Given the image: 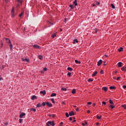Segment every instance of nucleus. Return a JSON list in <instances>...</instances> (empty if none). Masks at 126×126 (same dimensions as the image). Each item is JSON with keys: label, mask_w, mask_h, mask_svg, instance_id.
Returning a JSON list of instances; mask_svg holds the SVG:
<instances>
[{"label": "nucleus", "mask_w": 126, "mask_h": 126, "mask_svg": "<svg viewBox=\"0 0 126 126\" xmlns=\"http://www.w3.org/2000/svg\"><path fill=\"white\" fill-rule=\"evenodd\" d=\"M11 13L12 17H14V16H15V14H14V8L12 9Z\"/></svg>", "instance_id": "1"}, {"label": "nucleus", "mask_w": 126, "mask_h": 126, "mask_svg": "<svg viewBox=\"0 0 126 126\" xmlns=\"http://www.w3.org/2000/svg\"><path fill=\"white\" fill-rule=\"evenodd\" d=\"M47 124H49L50 126H55V123L54 122L48 121Z\"/></svg>", "instance_id": "2"}, {"label": "nucleus", "mask_w": 126, "mask_h": 126, "mask_svg": "<svg viewBox=\"0 0 126 126\" xmlns=\"http://www.w3.org/2000/svg\"><path fill=\"white\" fill-rule=\"evenodd\" d=\"M69 116H70V117H71L72 116H74V112L73 111L69 112Z\"/></svg>", "instance_id": "3"}, {"label": "nucleus", "mask_w": 126, "mask_h": 126, "mask_svg": "<svg viewBox=\"0 0 126 126\" xmlns=\"http://www.w3.org/2000/svg\"><path fill=\"white\" fill-rule=\"evenodd\" d=\"M33 48H34L35 49H40V46L38 45H34L32 46Z\"/></svg>", "instance_id": "4"}, {"label": "nucleus", "mask_w": 126, "mask_h": 126, "mask_svg": "<svg viewBox=\"0 0 126 126\" xmlns=\"http://www.w3.org/2000/svg\"><path fill=\"white\" fill-rule=\"evenodd\" d=\"M22 60L23 62H27V63H29V60L25 58H22Z\"/></svg>", "instance_id": "5"}, {"label": "nucleus", "mask_w": 126, "mask_h": 126, "mask_svg": "<svg viewBox=\"0 0 126 126\" xmlns=\"http://www.w3.org/2000/svg\"><path fill=\"white\" fill-rule=\"evenodd\" d=\"M73 2V4L74 5V7H75V6H76L77 5V0H75Z\"/></svg>", "instance_id": "6"}, {"label": "nucleus", "mask_w": 126, "mask_h": 126, "mask_svg": "<svg viewBox=\"0 0 126 126\" xmlns=\"http://www.w3.org/2000/svg\"><path fill=\"white\" fill-rule=\"evenodd\" d=\"M102 63V60H100L98 62H97V65L98 66H100L101 65V64Z\"/></svg>", "instance_id": "7"}, {"label": "nucleus", "mask_w": 126, "mask_h": 126, "mask_svg": "<svg viewBox=\"0 0 126 126\" xmlns=\"http://www.w3.org/2000/svg\"><path fill=\"white\" fill-rule=\"evenodd\" d=\"M40 93L41 94H43V95H46V91L44 90V91H40Z\"/></svg>", "instance_id": "8"}, {"label": "nucleus", "mask_w": 126, "mask_h": 126, "mask_svg": "<svg viewBox=\"0 0 126 126\" xmlns=\"http://www.w3.org/2000/svg\"><path fill=\"white\" fill-rule=\"evenodd\" d=\"M26 114L25 113H22L20 115V118L21 119L22 118H23V117H24V116H25Z\"/></svg>", "instance_id": "9"}, {"label": "nucleus", "mask_w": 126, "mask_h": 126, "mask_svg": "<svg viewBox=\"0 0 126 126\" xmlns=\"http://www.w3.org/2000/svg\"><path fill=\"white\" fill-rule=\"evenodd\" d=\"M102 90H104V91L106 92V91H108V88H107L106 87H102Z\"/></svg>", "instance_id": "10"}, {"label": "nucleus", "mask_w": 126, "mask_h": 126, "mask_svg": "<svg viewBox=\"0 0 126 126\" xmlns=\"http://www.w3.org/2000/svg\"><path fill=\"white\" fill-rule=\"evenodd\" d=\"M17 2H19V3H18V4L17 5V6L20 5V4L22 3V1H20V0H17Z\"/></svg>", "instance_id": "11"}, {"label": "nucleus", "mask_w": 126, "mask_h": 126, "mask_svg": "<svg viewBox=\"0 0 126 126\" xmlns=\"http://www.w3.org/2000/svg\"><path fill=\"white\" fill-rule=\"evenodd\" d=\"M122 64H123V63H122V62L118 63L119 67H122L123 66Z\"/></svg>", "instance_id": "12"}, {"label": "nucleus", "mask_w": 126, "mask_h": 126, "mask_svg": "<svg viewBox=\"0 0 126 126\" xmlns=\"http://www.w3.org/2000/svg\"><path fill=\"white\" fill-rule=\"evenodd\" d=\"M97 71H95L94 72V73L92 74V76H96V75H97Z\"/></svg>", "instance_id": "13"}, {"label": "nucleus", "mask_w": 126, "mask_h": 126, "mask_svg": "<svg viewBox=\"0 0 126 126\" xmlns=\"http://www.w3.org/2000/svg\"><path fill=\"white\" fill-rule=\"evenodd\" d=\"M122 70H123V71H126V66H123L121 68Z\"/></svg>", "instance_id": "14"}, {"label": "nucleus", "mask_w": 126, "mask_h": 126, "mask_svg": "<svg viewBox=\"0 0 126 126\" xmlns=\"http://www.w3.org/2000/svg\"><path fill=\"white\" fill-rule=\"evenodd\" d=\"M75 63H78L79 64H80V63H81V62L80 61H78V60H75Z\"/></svg>", "instance_id": "15"}, {"label": "nucleus", "mask_w": 126, "mask_h": 126, "mask_svg": "<svg viewBox=\"0 0 126 126\" xmlns=\"http://www.w3.org/2000/svg\"><path fill=\"white\" fill-rule=\"evenodd\" d=\"M36 99H37V96H36L35 95H32V100H35Z\"/></svg>", "instance_id": "16"}, {"label": "nucleus", "mask_w": 126, "mask_h": 126, "mask_svg": "<svg viewBox=\"0 0 126 126\" xmlns=\"http://www.w3.org/2000/svg\"><path fill=\"white\" fill-rule=\"evenodd\" d=\"M46 105L48 107H52V103H50L49 102H46Z\"/></svg>", "instance_id": "17"}, {"label": "nucleus", "mask_w": 126, "mask_h": 126, "mask_svg": "<svg viewBox=\"0 0 126 126\" xmlns=\"http://www.w3.org/2000/svg\"><path fill=\"white\" fill-rule=\"evenodd\" d=\"M38 59H39V60H40L41 61L43 60V56L39 55Z\"/></svg>", "instance_id": "18"}, {"label": "nucleus", "mask_w": 126, "mask_h": 126, "mask_svg": "<svg viewBox=\"0 0 126 126\" xmlns=\"http://www.w3.org/2000/svg\"><path fill=\"white\" fill-rule=\"evenodd\" d=\"M76 43H78V40L76 39H74L73 41V44H75Z\"/></svg>", "instance_id": "19"}, {"label": "nucleus", "mask_w": 126, "mask_h": 126, "mask_svg": "<svg viewBox=\"0 0 126 126\" xmlns=\"http://www.w3.org/2000/svg\"><path fill=\"white\" fill-rule=\"evenodd\" d=\"M124 49V48L123 47H120V49H118V51L120 52H123V50Z\"/></svg>", "instance_id": "20"}, {"label": "nucleus", "mask_w": 126, "mask_h": 126, "mask_svg": "<svg viewBox=\"0 0 126 126\" xmlns=\"http://www.w3.org/2000/svg\"><path fill=\"white\" fill-rule=\"evenodd\" d=\"M55 96H57V94L53 93L51 94V97H55Z\"/></svg>", "instance_id": "21"}, {"label": "nucleus", "mask_w": 126, "mask_h": 126, "mask_svg": "<svg viewBox=\"0 0 126 126\" xmlns=\"http://www.w3.org/2000/svg\"><path fill=\"white\" fill-rule=\"evenodd\" d=\"M76 90L75 89H73L72 91V94H75L76 93Z\"/></svg>", "instance_id": "22"}, {"label": "nucleus", "mask_w": 126, "mask_h": 126, "mask_svg": "<svg viewBox=\"0 0 126 126\" xmlns=\"http://www.w3.org/2000/svg\"><path fill=\"white\" fill-rule=\"evenodd\" d=\"M109 108H111V109H114V108H115V105H109Z\"/></svg>", "instance_id": "23"}, {"label": "nucleus", "mask_w": 126, "mask_h": 126, "mask_svg": "<svg viewBox=\"0 0 126 126\" xmlns=\"http://www.w3.org/2000/svg\"><path fill=\"white\" fill-rule=\"evenodd\" d=\"M6 40L7 43H8L9 44H11V41H10V40H9V39L6 38Z\"/></svg>", "instance_id": "24"}, {"label": "nucleus", "mask_w": 126, "mask_h": 126, "mask_svg": "<svg viewBox=\"0 0 126 126\" xmlns=\"http://www.w3.org/2000/svg\"><path fill=\"white\" fill-rule=\"evenodd\" d=\"M67 70H69V71H72V68H71V67H69L67 68Z\"/></svg>", "instance_id": "25"}, {"label": "nucleus", "mask_w": 126, "mask_h": 126, "mask_svg": "<svg viewBox=\"0 0 126 126\" xmlns=\"http://www.w3.org/2000/svg\"><path fill=\"white\" fill-rule=\"evenodd\" d=\"M23 14H24V12H22L19 15V17H21L22 16V15H23Z\"/></svg>", "instance_id": "26"}, {"label": "nucleus", "mask_w": 126, "mask_h": 126, "mask_svg": "<svg viewBox=\"0 0 126 126\" xmlns=\"http://www.w3.org/2000/svg\"><path fill=\"white\" fill-rule=\"evenodd\" d=\"M109 103L110 104H111V105H114V102H113V101H112V99L109 100Z\"/></svg>", "instance_id": "27"}, {"label": "nucleus", "mask_w": 126, "mask_h": 126, "mask_svg": "<svg viewBox=\"0 0 126 126\" xmlns=\"http://www.w3.org/2000/svg\"><path fill=\"white\" fill-rule=\"evenodd\" d=\"M41 106H42V105L41 104V103H38L36 105V107L37 108H39V107H41Z\"/></svg>", "instance_id": "28"}, {"label": "nucleus", "mask_w": 126, "mask_h": 126, "mask_svg": "<svg viewBox=\"0 0 126 126\" xmlns=\"http://www.w3.org/2000/svg\"><path fill=\"white\" fill-rule=\"evenodd\" d=\"M101 117L102 116H99V115H96V119H97V120H100Z\"/></svg>", "instance_id": "29"}, {"label": "nucleus", "mask_w": 126, "mask_h": 126, "mask_svg": "<svg viewBox=\"0 0 126 126\" xmlns=\"http://www.w3.org/2000/svg\"><path fill=\"white\" fill-rule=\"evenodd\" d=\"M9 46H10V51H11V50H12V48H13L12 44L10 43V45Z\"/></svg>", "instance_id": "30"}, {"label": "nucleus", "mask_w": 126, "mask_h": 126, "mask_svg": "<svg viewBox=\"0 0 126 126\" xmlns=\"http://www.w3.org/2000/svg\"><path fill=\"white\" fill-rule=\"evenodd\" d=\"M52 37L53 38H54L55 37H57V34H56V33H54L52 34Z\"/></svg>", "instance_id": "31"}, {"label": "nucleus", "mask_w": 126, "mask_h": 126, "mask_svg": "<svg viewBox=\"0 0 126 126\" xmlns=\"http://www.w3.org/2000/svg\"><path fill=\"white\" fill-rule=\"evenodd\" d=\"M69 7L71 8V9H73V8H74V7L73 6V5L71 4L69 5Z\"/></svg>", "instance_id": "32"}, {"label": "nucleus", "mask_w": 126, "mask_h": 126, "mask_svg": "<svg viewBox=\"0 0 126 126\" xmlns=\"http://www.w3.org/2000/svg\"><path fill=\"white\" fill-rule=\"evenodd\" d=\"M88 82H92V81H93V79H91V78H89L88 80Z\"/></svg>", "instance_id": "33"}, {"label": "nucleus", "mask_w": 126, "mask_h": 126, "mask_svg": "<svg viewBox=\"0 0 126 126\" xmlns=\"http://www.w3.org/2000/svg\"><path fill=\"white\" fill-rule=\"evenodd\" d=\"M110 89H116V88L114 86L110 87Z\"/></svg>", "instance_id": "34"}, {"label": "nucleus", "mask_w": 126, "mask_h": 126, "mask_svg": "<svg viewBox=\"0 0 126 126\" xmlns=\"http://www.w3.org/2000/svg\"><path fill=\"white\" fill-rule=\"evenodd\" d=\"M122 107L124 108L125 110H126V105H122Z\"/></svg>", "instance_id": "35"}, {"label": "nucleus", "mask_w": 126, "mask_h": 126, "mask_svg": "<svg viewBox=\"0 0 126 126\" xmlns=\"http://www.w3.org/2000/svg\"><path fill=\"white\" fill-rule=\"evenodd\" d=\"M31 111H32V112H36V109L32 108V109H31Z\"/></svg>", "instance_id": "36"}, {"label": "nucleus", "mask_w": 126, "mask_h": 126, "mask_svg": "<svg viewBox=\"0 0 126 126\" xmlns=\"http://www.w3.org/2000/svg\"><path fill=\"white\" fill-rule=\"evenodd\" d=\"M65 116L67 118H68V117H69V114H68V113H65Z\"/></svg>", "instance_id": "37"}, {"label": "nucleus", "mask_w": 126, "mask_h": 126, "mask_svg": "<svg viewBox=\"0 0 126 126\" xmlns=\"http://www.w3.org/2000/svg\"><path fill=\"white\" fill-rule=\"evenodd\" d=\"M100 74H104V71H103V70H100Z\"/></svg>", "instance_id": "38"}, {"label": "nucleus", "mask_w": 126, "mask_h": 126, "mask_svg": "<svg viewBox=\"0 0 126 126\" xmlns=\"http://www.w3.org/2000/svg\"><path fill=\"white\" fill-rule=\"evenodd\" d=\"M48 24H49V25H54V24H53V23H51V22H49V21H48Z\"/></svg>", "instance_id": "39"}, {"label": "nucleus", "mask_w": 126, "mask_h": 126, "mask_svg": "<svg viewBox=\"0 0 126 126\" xmlns=\"http://www.w3.org/2000/svg\"><path fill=\"white\" fill-rule=\"evenodd\" d=\"M61 89H62V90H63V91H66V88H62Z\"/></svg>", "instance_id": "40"}, {"label": "nucleus", "mask_w": 126, "mask_h": 126, "mask_svg": "<svg viewBox=\"0 0 126 126\" xmlns=\"http://www.w3.org/2000/svg\"><path fill=\"white\" fill-rule=\"evenodd\" d=\"M22 121H23V119H19V123H20V124H21V123H22Z\"/></svg>", "instance_id": "41"}, {"label": "nucleus", "mask_w": 126, "mask_h": 126, "mask_svg": "<svg viewBox=\"0 0 126 126\" xmlns=\"http://www.w3.org/2000/svg\"><path fill=\"white\" fill-rule=\"evenodd\" d=\"M51 101H52V103L55 104V99H54V98L51 99Z\"/></svg>", "instance_id": "42"}, {"label": "nucleus", "mask_w": 126, "mask_h": 126, "mask_svg": "<svg viewBox=\"0 0 126 126\" xmlns=\"http://www.w3.org/2000/svg\"><path fill=\"white\" fill-rule=\"evenodd\" d=\"M43 70L44 71H47V70H48V69L47 68V67H45V68H43Z\"/></svg>", "instance_id": "43"}, {"label": "nucleus", "mask_w": 126, "mask_h": 126, "mask_svg": "<svg viewBox=\"0 0 126 126\" xmlns=\"http://www.w3.org/2000/svg\"><path fill=\"white\" fill-rule=\"evenodd\" d=\"M111 7L114 9H115V5H114V4H111Z\"/></svg>", "instance_id": "44"}, {"label": "nucleus", "mask_w": 126, "mask_h": 126, "mask_svg": "<svg viewBox=\"0 0 126 126\" xmlns=\"http://www.w3.org/2000/svg\"><path fill=\"white\" fill-rule=\"evenodd\" d=\"M42 106H46V103L44 102H42Z\"/></svg>", "instance_id": "45"}, {"label": "nucleus", "mask_w": 126, "mask_h": 126, "mask_svg": "<svg viewBox=\"0 0 126 126\" xmlns=\"http://www.w3.org/2000/svg\"><path fill=\"white\" fill-rule=\"evenodd\" d=\"M67 75H68V76H70L71 75V73H70V72H68Z\"/></svg>", "instance_id": "46"}, {"label": "nucleus", "mask_w": 126, "mask_h": 126, "mask_svg": "<svg viewBox=\"0 0 126 126\" xmlns=\"http://www.w3.org/2000/svg\"><path fill=\"white\" fill-rule=\"evenodd\" d=\"M52 118H53V119H55V118H56V115L52 114Z\"/></svg>", "instance_id": "47"}, {"label": "nucleus", "mask_w": 126, "mask_h": 126, "mask_svg": "<svg viewBox=\"0 0 126 126\" xmlns=\"http://www.w3.org/2000/svg\"><path fill=\"white\" fill-rule=\"evenodd\" d=\"M96 5H99V4H100V2H96Z\"/></svg>", "instance_id": "48"}, {"label": "nucleus", "mask_w": 126, "mask_h": 126, "mask_svg": "<svg viewBox=\"0 0 126 126\" xmlns=\"http://www.w3.org/2000/svg\"><path fill=\"white\" fill-rule=\"evenodd\" d=\"M75 110L76 111V112H78V111H79V109L78 108H76Z\"/></svg>", "instance_id": "49"}, {"label": "nucleus", "mask_w": 126, "mask_h": 126, "mask_svg": "<svg viewBox=\"0 0 126 126\" xmlns=\"http://www.w3.org/2000/svg\"><path fill=\"white\" fill-rule=\"evenodd\" d=\"M91 104H92V102H88V105H91Z\"/></svg>", "instance_id": "50"}, {"label": "nucleus", "mask_w": 126, "mask_h": 126, "mask_svg": "<svg viewBox=\"0 0 126 126\" xmlns=\"http://www.w3.org/2000/svg\"><path fill=\"white\" fill-rule=\"evenodd\" d=\"M123 88H124V89H126V86H123Z\"/></svg>", "instance_id": "51"}, {"label": "nucleus", "mask_w": 126, "mask_h": 126, "mask_svg": "<svg viewBox=\"0 0 126 126\" xmlns=\"http://www.w3.org/2000/svg\"><path fill=\"white\" fill-rule=\"evenodd\" d=\"M98 32V30H94V33H97Z\"/></svg>", "instance_id": "52"}, {"label": "nucleus", "mask_w": 126, "mask_h": 126, "mask_svg": "<svg viewBox=\"0 0 126 126\" xmlns=\"http://www.w3.org/2000/svg\"><path fill=\"white\" fill-rule=\"evenodd\" d=\"M102 104H103V105H106V102L103 101Z\"/></svg>", "instance_id": "53"}, {"label": "nucleus", "mask_w": 126, "mask_h": 126, "mask_svg": "<svg viewBox=\"0 0 126 126\" xmlns=\"http://www.w3.org/2000/svg\"><path fill=\"white\" fill-rule=\"evenodd\" d=\"M69 121H72V118L70 117L69 118Z\"/></svg>", "instance_id": "54"}, {"label": "nucleus", "mask_w": 126, "mask_h": 126, "mask_svg": "<svg viewBox=\"0 0 126 126\" xmlns=\"http://www.w3.org/2000/svg\"><path fill=\"white\" fill-rule=\"evenodd\" d=\"M93 107H94V106H95V105H96V104H95V103H93Z\"/></svg>", "instance_id": "55"}, {"label": "nucleus", "mask_w": 126, "mask_h": 126, "mask_svg": "<svg viewBox=\"0 0 126 126\" xmlns=\"http://www.w3.org/2000/svg\"><path fill=\"white\" fill-rule=\"evenodd\" d=\"M87 113H88V114H90V110H88V111H87Z\"/></svg>", "instance_id": "56"}, {"label": "nucleus", "mask_w": 126, "mask_h": 126, "mask_svg": "<svg viewBox=\"0 0 126 126\" xmlns=\"http://www.w3.org/2000/svg\"><path fill=\"white\" fill-rule=\"evenodd\" d=\"M120 80V77H118L117 78V80Z\"/></svg>", "instance_id": "57"}, {"label": "nucleus", "mask_w": 126, "mask_h": 126, "mask_svg": "<svg viewBox=\"0 0 126 126\" xmlns=\"http://www.w3.org/2000/svg\"><path fill=\"white\" fill-rule=\"evenodd\" d=\"M113 79L116 80V79H117V77H113Z\"/></svg>", "instance_id": "58"}, {"label": "nucleus", "mask_w": 126, "mask_h": 126, "mask_svg": "<svg viewBox=\"0 0 126 126\" xmlns=\"http://www.w3.org/2000/svg\"><path fill=\"white\" fill-rule=\"evenodd\" d=\"M99 125H100V123H96V126H99Z\"/></svg>", "instance_id": "59"}, {"label": "nucleus", "mask_w": 126, "mask_h": 126, "mask_svg": "<svg viewBox=\"0 0 126 126\" xmlns=\"http://www.w3.org/2000/svg\"><path fill=\"white\" fill-rule=\"evenodd\" d=\"M5 2H8V0H5Z\"/></svg>", "instance_id": "60"}, {"label": "nucleus", "mask_w": 126, "mask_h": 126, "mask_svg": "<svg viewBox=\"0 0 126 126\" xmlns=\"http://www.w3.org/2000/svg\"><path fill=\"white\" fill-rule=\"evenodd\" d=\"M50 124H48V122L47 123V126H50V125H49Z\"/></svg>", "instance_id": "61"}, {"label": "nucleus", "mask_w": 126, "mask_h": 126, "mask_svg": "<svg viewBox=\"0 0 126 126\" xmlns=\"http://www.w3.org/2000/svg\"><path fill=\"white\" fill-rule=\"evenodd\" d=\"M93 6H96V4H93Z\"/></svg>", "instance_id": "62"}, {"label": "nucleus", "mask_w": 126, "mask_h": 126, "mask_svg": "<svg viewBox=\"0 0 126 126\" xmlns=\"http://www.w3.org/2000/svg\"><path fill=\"white\" fill-rule=\"evenodd\" d=\"M63 123L61 122V123H60V125H63Z\"/></svg>", "instance_id": "63"}, {"label": "nucleus", "mask_w": 126, "mask_h": 126, "mask_svg": "<svg viewBox=\"0 0 126 126\" xmlns=\"http://www.w3.org/2000/svg\"><path fill=\"white\" fill-rule=\"evenodd\" d=\"M44 72H45V71H41V73H44Z\"/></svg>", "instance_id": "64"}]
</instances>
